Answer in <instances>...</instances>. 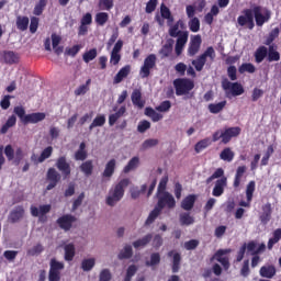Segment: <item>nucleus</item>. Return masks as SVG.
<instances>
[{
    "instance_id": "nucleus-1",
    "label": "nucleus",
    "mask_w": 281,
    "mask_h": 281,
    "mask_svg": "<svg viewBox=\"0 0 281 281\" xmlns=\"http://www.w3.org/2000/svg\"><path fill=\"white\" fill-rule=\"evenodd\" d=\"M243 14L244 15H239L237 18V23L240 27H245V25H247L248 30H254L256 25L258 27H262L265 23L269 22L271 19V11L266 10L265 14H262L261 5H255L252 9H245ZM254 19L256 23L254 22Z\"/></svg>"
},
{
    "instance_id": "nucleus-2",
    "label": "nucleus",
    "mask_w": 281,
    "mask_h": 281,
    "mask_svg": "<svg viewBox=\"0 0 281 281\" xmlns=\"http://www.w3.org/2000/svg\"><path fill=\"white\" fill-rule=\"evenodd\" d=\"M131 184V179L124 178L122 179L113 189L110 190L109 195L106 198V204L113 207L119 201H122L124 198V189L128 188Z\"/></svg>"
},
{
    "instance_id": "nucleus-3",
    "label": "nucleus",
    "mask_w": 281,
    "mask_h": 281,
    "mask_svg": "<svg viewBox=\"0 0 281 281\" xmlns=\"http://www.w3.org/2000/svg\"><path fill=\"white\" fill-rule=\"evenodd\" d=\"M207 58L211 63H214L216 59V50H214V47L209 46L203 54L196 57V59H193L191 61V65H193L195 71H203V67H205V64L207 63Z\"/></svg>"
},
{
    "instance_id": "nucleus-4",
    "label": "nucleus",
    "mask_w": 281,
    "mask_h": 281,
    "mask_svg": "<svg viewBox=\"0 0 281 281\" xmlns=\"http://www.w3.org/2000/svg\"><path fill=\"white\" fill-rule=\"evenodd\" d=\"M222 89L226 91V97L228 98H237L238 95H243L245 93V88L240 82H232L227 79L222 81Z\"/></svg>"
},
{
    "instance_id": "nucleus-5",
    "label": "nucleus",
    "mask_w": 281,
    "mask_h": 281,
    "mask_svg": "<svg viewBox=\"0 0 281 281\" xmlns=\"http://www.w3.org/2000/svg\"><path fill=\"white\" fill-rule=\"evenodd\" d=\"M173 86L176 89V95H186L194 89V81L188 78L176 79L173 81Z\"/></svg>"
},
{
    "instance_id": "nucleus-6",
    "label": "nucleus",
    "mask_w": 281,
    "mask_h": 281,
    "mask_svg": "<svg viewBox=\"0 0 281 281\" xmlns=\"http://www.w3.org/2000/svg\"><path fill=\"white\" fill-rule=\"evenodd\" d=\"M156 207L159 210H164V207H168V210H172L177 207V201L175 196L168 191H164L162 193H158V202Z\"/></svg>"
},
{
    "instance_id": "nucleus-7",
    "label": "nucleus",
    "mask_w": 281,
    "mask_h": 281,
    "mask_svg": "<svg viewBox=\"0 0 281 281\" xmlns=\"http://www.w3.org/2000/svg\"><path fill=\"white\" fill-rule=\"evenodd\" d=\"M65 269V263L56 260V258L49 261L48 281H59L61 278L60 271Z\"/></svg>"
},
{
    "instance_id": "nucleus-8",
    "label": "nucleus",
    "mask_w": 281,
    "mask_h": 281,
    "mask_svg": "<svg viewBox=\"0 0 281 281\" xmlns=\"http://www.w3.org/2000/svg\"><path fill=\"white\" fill-rule=\"evenodd\" d=\"M157 67V55L149 54L145 59L144 64L140 67L139 76L140 78H148L150 76V70Z\"/></svg>"
},
{
    "instance_id": "nucleus-9",
    "label": "nucleus",
    "mask_w": 281,
    "mask_h": 281,
    "mask_svg": "<svg viewBox=\"0 0 281 281\" xmlns=\"http://www.w3.org/2000/svg\"><path fill=\"white\" fill-rule=\"evenodd\" d=\"M60 179H63V176L56 170V168L50 167L48 168L46 172V181H48V184L46 187V190H54L58 183H60Z\"/></svg>"
},
{
    "instance_id": "nucleus-10",
    "label": "nucleus",
    "mask_w": 281,
    "mask_h": 281,
    "mask_svg": "<svg viewBox=\"0 0 281 281\" xmlns=\"http://www.w3.org/2000/svg\"><path fill=\"white\" fill-rule=\"evenodd\" d=\"M227 254H232V249H218L213 256V258L222 265L225 271H228L231 267L229 257H223L227 256Z\"/></svg>"
},
{
    "instance_id": "nucleus-11",
    "label": "nucleus",
    "mask_w": 281,
    "mask_h": 281,
    "mask_svg": "<svg viewBox=\"0 0 281 281\" xmlns=\"http://www.w3.org/2000/svg\"><path fill=\"white\" fill-rule=\"evenodd\" d=\"M55 166L59 170V172H61L64 179H67L71 176V165H69V162L67 161L66 156H60L59 158H57Z\"/></svg>"
},
{
    "instance_id": "nucleus-12",
    "label": "nucleus",
    "mask_w": 281,
    "mask_h": 281,
    "mask_svg": "<svg viewBox=\"0 0 281 281\" xmlns=\"http://www.w3.org/2000/svg\"><path fill=\"white\" fill-rule=\"evenodd\" d=\"M49 212H52V205L50 204L40 205V209L34 206V205L31 206L32 216L38 217L40 221H42V223H45L46 218H44V216L46 214H49Z\"/></svg>"
},
{
    "instance_id": "nucleus-13",
    "label": "nucleus",
    "mask_w": 281,
    "mask_h": 281,
    "mask_svg": "<svg viewBox=\"0 0 281 281\" xmlns=\"http://www.w3.org/2000/svg\"><path fill=\"white\" fill-rule=\"evenodd\" d=\"M179 30H186V22L183 20H178L177 23L170 26L169 29V36L171 38H179L183 36V34H188V31H179Z\"/></svg>"
},
{
    "instance_id": "nucleus-14",
    "label": "nucleus",
    "mask_w": 281,
    "mask_h": 281,
    "mask_svg": "<svg viewBox=\"0 0 281 281\" xmlns=\"http://www.w3.org/2000/svg\"><path fill=\"white\" fill-rule=\"evenodd\" d=\"M76 216L66 214L57 220V225H59L60 229H64V232H69V229L74 227V223H76Z\"/></svg>"
},
{
    "instance_id": "nucleus-15",
    "label": "nucleus",
    "mask_w": 281,
    "mask_h": 281,
    "mask_svg": "<svg viewBox=\"0 0 281 281\" xmlns=\"http://www.w3.org/2000/svg\"><path fill=\"white\" fill-rule=\"evenodd\" d=\"M240 132L241 130L239 126L226 127L222 130V144H229L233 137H238V135H240Z\"/></svg>"
},
{
    "instance_id": "nucleus-16",
    "label": "nucleus",
    "mask_w": 281,
    "mask_h": 281,
    "mask_svg": "<svg viewBox=\"0 0 281 281\" xmlns=\"http://www.w3.org/2000/svg\"><path fill=\"white\" fill-rule=\"evenodd\" d=\"M201 43H203L201 35H194L193 37H191L188 47V56H196V54H199L201 49Z\"/></svg>"
},
{
    "instance_id": "nucleus-17",
    "label": "nucleus",
    "mask_w": 281,
    "mask_h": 281,
    "mask_svg": "<svg viewBox=\"0 0 281 281\" xmlns=\"http://www.w3.org/2000/svg\"><path fill=\"white\" fill-rule=\"evenodd\" d=\"M254 192H256V181L251 180L246 187V199L247 202L241 201L239 205L241 207H249L251 201L254 200Z\"/></svg>"
},
{
    "instance_id": "nucleus-18",
    "label": "nucleus",
    "mask_w": 281,
    "mask_h": 281,
    "mask_svg": "<svg viewBox=\"0 0 281 281\" xmlns=\"http://www.w3.org/2000/svg\"><path fill=\"white\" fill-rule=\"evenodd\" d=\"M2 59L5 65H19L21 57L14 50H4Z\"/></svg>"
},
{
    "instance_id": "nucleus-19",
    "label": "nucleus",
    "mask_w": 281,
    "mask_h": 281,
    "mask_svg": "<svg viewBox=\"0 0 281 281\" xmlns=\"http://www.w3.org/2000/svg\"><path fill=\"white\" fill-rule=\"evenodd\" d=\"M225 188H227V177L217 179L212 191L213 196H223Z\"/></svg>"
},
{
    "instance_id": "nucleus-20",
    "label": "nucleus",
    "mask_w": 281,
    "mask_h": 281,
    "mask_svg": "<svg viewBox=\"0 0 281 281\" xmlns=\"http://www.w3.org/2000/svg\"><path fill=\"white\" fill-rule=\"evenodd\" d=\"M132 104L137 109H144L146 106V101L142 99V90L134 89L131 94Z\"/></svg>"
},
{
    "instance_id": "nucleus-21",
    "label": "nucleus",
    "mask_w": 281,
    "mask_h": 281,
    "mask_svg": "<svg viewBox=\"0 0 281 281\" xmlns=\"http://www.w3.org/2000/svg\"><path fill=\"white\" fill-rule=\"evenodd\" d=\"M168 258H172L171 271L172 273H179L181 269V254L171 250L168 252Z\"/></svg>"
},
{
    "instance_id": "nucleus-22",
    "label": "nucleus",
    "mask_w": 281,
    "mask_h": 281,
    "mask_svg": "<svg viewBox=\"0 0 281 281\" xmlns=\"http://www.w3.org/2000/svg\"><path fill=\"white\" fill-rule=\"evenodd\" d=\"M46 115L43 112H35L31 114H26L24 117V125L27 124H38V122H43L45 120Z\"/></svg>"
},
{
    "instance_id": "nucleus-23",
    "label": "nucleus",
    "mask_w": 281,
    "mask_h": 281,
    "mask_svg": "<svg viewBox=\"0 0 281 281\" xmlns=\"http://www.w3.org/2000/svg\"><path fill=\"white\" fill-rule=\"evenodd\" d=\"M116 166H117V160H115V158L110 159L105 165V168L102 172V177L104 179H111V177H113V175H115Z\"/></svg>"
},
{
    "instance_id": "nucleus-24",
    "label": "nucleus",
    "mask_w": 281,
    "mask_h": 281,
    "mask_svg": "<svg viewBox=\"0 0 281 281\" xmlns=\"http://www.w3.org/2000/svg\"><path fill=\"white\" fill-rule=\"evenodd\" d=\"M131 74V65H126L119 70V72L113 78V85H120L124 80V78H128Z\"/></svg>"
},
{
    "instance_id": "nucleus-25",
    "label": "nucleus",
    "mask_w": 281,
    "mask_h": 281,
    "mask_svg": "<svg viewBox=\"0 0 281 281\" xmlns=\"http://www.w3.org/2000/svg\"><path fill=\"white\" fill-rule=\"evenodd\" d=\"M188 36L189 35L187 33H183V35L177 38L175 46V52L177 56H181V54H183V47H186L188 43Z\"/></svg>"
},
{
    "instance_id": "nucleus-26",
    "label": "nucleus",
    "mask_w": 281,
    "mask_h": 281,
    "mask_svg": "<svg viewBox=\"0 0 281 281\" xmlns=\"http://www.w3.org/2000/svg\"><path fill=\"white\" fill-rule=\"evenodd\" d=\"M245 172H247V166H239L236 169L233 187L235 189L240 188V183L243 181V177H245Z\"/></svg>"
},
{
    "instance_id": "nucleus-27",
    "label": "nucleus",
    "mask_w": 281,
    "mask_h": 281,
    "mask_svg": "<svg viewBox=\"0 0 281 281\" xmlns=\"http://www.w3.org/2000/svg\"><path fill=\"white\" fill-rule=\"evenodd\" d=\"M87 157H89L87 143L82 142L80 143L78 150L75 153V161H86Z\"/></svg>"
},
{
    "instance_id": "nucleus-28",
    "label": "nucleus",
    "mask_w": 281,
    "mask_h": 281,
    "mask_svg": "<svg viewBox=\"0 0 281 281\" xmlns=\"http://www.w3.org/2000/svg\"><path fill=\"white\" fill-rule=\"evenodd\" d=\"M126 114V105H122L115 113L109 115V126H115L120 117Z\"/></svg>"
},
{
    "instance_id": "nucleus-29",
    "label": "nucleus",
    "mask_w": 281,
    "mask_h": 281,
    "mask_svg": "<svg viewBox=\"0 0 281 281\" xmlns=\"http://www.w3.org/2000/svg\"><path fill=\"white\" fill-rule=\"evenodd\" d=\"M24 215L25 209H23L21 205L15 206V209L10 213V221L11 223H19V221L23 218Z\"/></svg>"
},
{
    "instance_id": "nucleus-30",
    "label": "nucleus",
    "mask_w": 281,
    "mask_h": 281,
    "mask_svg": "<svg viewBox=\"0 0 281 281\" xmlns=\"http://www.w3.org/2000/svg\"><path fill=\"white\" fill-rule=\"evenodd\" d=\"M276 266L273 265L263 266L259 270L261 278H268V280H271L276 276Z\"/></svg>"
},
{
    "instance_id": "nucleus-31",
    "label": "nucleus",
    "mask_w": 281,
    "mask_h": 281,
    "mask_svg": "<svg viewBox=\"0 0 281 281\" xmlns=\"http://www.w3.org/2000/svg\"><path fill=\"white\" fill-rule=\"evenodd\" d=\"M64 259L66 262H71L76 258V246L74 244H68L64 247Z\"/></svg>"
},
{
    "instance_id": "nucleus-32",
    "label": "nucleus",
    "mask_w": 281,
    "mask_h": 281,
    "mask_svg": "<svg viewBox=\"0 0 281 281\" xmlns=\"http://www.w3.org/2000/svg\"><path fill=\"white\" fill-rule=\"evenodd\" d=\"M194 203H196V195L190 194L182 200L181 207H182V210L190 212V210H192V207H194Z\"/></svg>"
},
{
    "instance_id": "nucleus-33",
    "label": "nucleus",
    "mask_w": 281,
    "mask_h": 281,
    "mask_svg": "<svg viewBox=\"0 0 281 281\" xmlns=\"http://www.w3.org/2000/svg\"><path fill=\"white\" fill-rule=\"evenodd\" d=\"M80 171L85 177H91L93 175V160H86L79 166Z\"/></svg>"
},
{
    "instance_id": "nucleus-34",
    "label": "nucleus",
    "mask_w": 281,
    "mask_h": 281,
    "mask_svg": "<svg viewBox=\"0 0 281 281\" xmlns=\"http://www.w3.org/2000/svg\"><path fill=\"white\" fill-rule=\"evenodd\" d=\"M260 221L263 225H267L271 221V203H267L262 206V214L260 215Z\"/></svg>"
},
{
    "instance_id": "nucleus-35",
    "label": "nucleus",
    "mask_w": 281,
    "mask_h": 281,
    "mask_svg": "<svg viewBox=\"0 0 281 281\" xmlns=\"http://www.w3.org/2000/svg\"><path fill=\"white\" fill-rule=\"evenodd\" d=\"M150 240H153V234H147L144 237H142L140 239L133 241L132 245H133L134 249H139L140 247L142 248L146 247V245H148L150 243Z\"/></svg>"
},
{
    "instance_id": "nucleus-36",
    "label": "nucleus",
    "mask_w": 281,
    "mask_h": 281,
    "mask_svg": "<svg viewBox=\"0 0 281 281\" xmlns=\"http://www.w3.org/2000/svg\"><path fill=\"white\" fill-rule=\"evenodd\" d=\"M119 260H130L133 258V246L125 245L124 248L117 255Z\"/></svg>"
},
{
    "instance_id": "nucleus-37",
    "label": "nucleus",
    "mask_w": 281,
    "mask_h": 281,
    "mask_svg": "<svg viewBox=\"0 0 281 281\" xmlns=\"http://www.w3.org/2000/svg\"><path fill=\"white\" fill-rule=\"evenodd\" d=\"M281 240V228H277L272 233V237L268 240V249H273L274 245H278Z\"/></svg>"
},
{
    "instance_id": "nucleus-38",
    "label": "nucleus",
    "mask_w": 281,
    "mask_h": 281,
    "mask_svg": "<svg viewBox=\"0 0 281 281\" xmlns=\"http://www.w3.org/2000/svg\"><path fill=\"white\" fill-rule=\"evenodd\" d=\"M15 25L20 30V32H25V30H27V27L30 26V18L19 15L16 18Z\"/></svg>"
},
{
    "instance_id": "nucleus-39",
    "label": "nucleus",
    "mask_w": 281,
    "mask_h": 281,
    "mask_svg": "<svg viewBox=\"0 0 281 281\" xmlns=\"http://www.w3.org/2000/svg\"><path fill=\"white\" fill-rule=\"evenodd\" d=\"M161 214V209L158 206H155L154 210L149 213L147 220L145 221V226L148 227V225H153L157 218H159V215Z\"/></svg>"
},
{
    "instance_id": "nucleus-40",
    "label": "nucleus",
    "mask_w": 281,
    "mask_h": 281,
    "mask_svg": "<svg viewBox=\"0 0 281 281\" xmlns=\"http://www.w3.org/2000/svg\"><path fill=\"white\" fill-rule=\"evenodd\" d=\"M268 54H269V50L267 49L266 46H259L255 52L256 63H262V60L267 58Z\"/></svg>"
},
{
    "instance_id": "nucleus-41",
    "label": "nucleus",
    "mask_w": 281,
    "mask_h": 281,
    "mask_svg": "<svg viewBox=\"0 0 281 281\" xmlns=\"http://www.w3.org/2000/svg\"><path fill=\"white\" fill-rule=\"evenodd\" d=\"M236 154H234V151L232 150V148L226 147L224 148L221 154H220V159H222V161H227L228 164L234 161V157Z\"/></svg>"
},
{
    "instance_id": "nucleus-42",
    "label": "nucleus",
    "mask_w": 281,
    "mask_h": 281,
    "mask_svg": "<svg viewBox=\"0 0 281 281\" xmlns=\"http://www.w3.org/2000/svg\"><path fill=\"white\" fill-rule=\"evenodd\" d=\"M12 126H16V116L15 115H11L5 124L2 125V127L0 128V134L1 135H5V133H8V131H10V128H12Z\"/></svg>"
},
{
    "instance_id": "nucleus-43",
    "label": "nucleus",
    "mask_w": 281,
    "mask_h": 281,
    "mask_svg": "<svg viewBox=\"0 0 281 281\" xmlns=\"http://www.w3.org/2000/svg\"><path fill=\"white\" fill-rule=\"evenodd\" d=\"M145 115H147V117H150V120L153 122H159V121L164 120V114L158 113L153 108H146Z\"/></svg>"
},
{
    "instance_id": "nucleus-44",
    "label": "nucleus",
    "mask_w": 281,
    "mask_h": 281,
    "mask_svg": "<svg viewBox=\"0 0 281 281\" xmlns=\"http://www.w3.org/2000/svg\"><path fill=\"white\" fill-rule=\"evenodd\" d=\"M225 106H227V101H222L218 103H211L209 104V111L210 113H213L214 115L221 113V111H223V109H225Z\"/></svg>"
},
{
    "instance_id": "nucleus-45",
    "label": "nucleus",
    "mask_w": 281,
    "mask_h": 281,
    "mask_svg": "<svg viewBox=\"0 0 281 281\" xmlns=\"http://www.w3.org/2000/svg\"><path fill=\"white\" fill-rule=\"evenodd\" d=\"M138 166H139V157L134 156V157L127 162V165L124 167L123 172H124L125 175H128V172H131V170H135Z\"/></svg>"
},
{
    "instance_id": "nucleus-46",
    "label": "nucleus",
    "mask_w": 281,
    "mask_h": 281,
    "mask_svg": "<svg viewBox=\"0 0 281 281\" xmlns=\"http://www.w3.org/2000/svg\"><path fill=\"white\" fill-rule=\"evenodd\" d=\"M212 144V140L206 137V138H203L201 139L200 142H198L194 146V150L195 153H202V150H205V148H207L209 146H211Z\"/></svg>"
},
{
    "instance_id": "nucleus-47",
    "label": "nucleus",
    "mask_w": 281,
    "mask_h": 281,
    "mask_svg": "<svg viewBox=\"0 0 281 281\" xmlns=\"http://www.w3.org/2000/svg\"><path fill=\"white\" fill-rule=\"evenodd\" d=\"M94 21L97 25H100L101 27H103V25H106V23L109 22V13L106 12L97 13Z\"/></svg>"
},
{
    "instance_id": "nucleus-48",
    "label": "nucleus",
    "mask_w": 281,
    "mask_h": 281,
    "mask_svg": "<svg viewBox=\"0 0 281 281\" xmlns=\"http://www.w3.org/2000/svg\"><path fill=\"white\" fill-rule=\"evenodd\" d=\"M159 54L161 58H168L170 57V54H172V42H167L162 45V47L159 49Z\"/></svg>"
},
{
    "instance_id": "nucleus-49",
    "label": "nucleus",
    "mask_w": 281,
    "mask_h": 281,
    "mask_svg": "<svg viewBox=\"0 0 281 281\" xmlns=\"http://www.w3.org/2000/svg\"><path fill=\"white\" fill-rule=\"evenodd\" d=\"M239 74H256V66L251 63H244L238 68Z\"/></svg>"
},
{
    "instance_id": "nucleus-50",
    "label": "nucleus",
    "mask_w": 281,
    "mask_h": 281,
    "mask_svg": "<svg viewBox=\"0 0 281 281\" xmlns=\"http://www.w3.org/2000/svg\"><path fill=\"white\" fill-rule=\"evenodd\" d=\"M180 225H186V226H190V225H194V217L192 215H190V213H181L180 214Z\"/></svg>"
},
{
    "instance_id": "nucleus-51",
    "label": "nucleus",
    "mask_w": 281,
    "mask_h": 281,
    "mask_svg": "<svg viewBox=\"0 0 281 281\" xmlns=\"http://www.w3.org/2000/svg\"><path fill=\"white\" fill-rule=\"evenodd\" d=\"M268 60H269V63H278V60H280V53L278 50H276L273 45L269 46Z\"/></svg>"
},
{
    "instance_id": "nucleus-52",
    "label": "nucleus",
    "mask_w": 281,
    "mask_h": 281,
    "mask_svg": "<svg viewBox=\"0 0 281 281\" xmlns=\"http://www.w3.org/2000/svg\"><path fill=\"white\" fill-rule=\"evenodd\" d=\"M98 58V49L97 48H91L90 50L86 52L82 55V59L86 63H91V60H95Z\"/></svg>"
},
{
    "instance_id": "nucleus-53",
    "label": "nucleus",
    "mask_w": 281,
    "mask_h": 281,
    "mask_svg": "<svg viewBox=\"0 0 281 281\" xmlns=\"http://www.w3.org/2000/svg\"><path fill=\"white\" fill-rule=\"evenodd\" d=\"M47 7V0H40L33 10V14L35 16H41V14H43V10H45V8Z\"/></svg>"
},
{
    "instance_id": "nucleus-54",
    "label": "nucleus",
    "mask_w": 281,
    "mask_h": 281,
    "mask_svg": "<svg viewBox=\"0 0 281 281\" xmlns=\"http://www.w3.org/2000/svg\"><path fill=\"white\" fill-rule=\"evenodd\" d=\"M161 262V255L159 252H153L150 255V260L146 261L145 265L146 267H157Z\"/></svg>"
},
{
    "instance_id": "nucleus-55",
    "label": "nucleus",
    "mask_w": 281,
    "mask_h": 281,
    "mask_svg": "<svg viewBox=\"0 0 281 281\" xmlns=\"http://www.w3.org/2000/svg\"><path fill=\"white\" fill-rule=\"evenodd\" d=\"M95 267V258L83 259L81 261L82 271H91Z\"/></svg>"
},
{
    "instance_id": "nucleus-56",
    "label": "nucleus",
    "mask_w": 281,
    "mask_h": 281,
    "mask_svg": "<svg viewBox=\"0 0 281 281\" xmlns=\"http://www.w3.org/2000/svg\"><path fill=\"white\" fill-rule=\"evenodd\" d=\"M13 113L18 115L22 124H25V117H27V114H25V108L21 105L14 106Z\"/></svg>"
},
{
    "instance_id": "nucleus-57",
    "label": "nucleus",
    "mask_w": 281,
    "mask_h": 281,
    "mask_svg": "<svg viewBox=\"0 0 281 281\" xmlns=\"http://www.w3.org/2000/svg\"><path fill=\"white\" fill-rule=\"evenodd\" d=\"M189 29L191 32H199L201 30V21L199 18H191L189 21Z\"/></svg>"
},
{
    "instance_id": "nucleus-58",
    "label": "nucleus",
    "mask_w": 281,
    "mask_h": 281,
    "mask_svg": "<svg viewBox=\"0 0 281 281\" xmlns=\"http://www.w3.org/2000/svg\"><path fill=\"white\" fill-rule=\"evenodd\" d=\"M54 153V147L48 146L44 150H42L41 155L38 156V161H45L46 159H49Z\"/></svg>"
},
{
    "instance_id": "nucleus-59",
    "label": "nucleus",
    "mask_w": 281,
    "mask_h": 281,
    "mask_svg": "<svg viewBox=\"0 0 281 281\" xmlns=\"http://www.w3.org/2000/svg\"><path fill=\"white\" fill-rule=\"evenodd\" d=\"M159 144V139L157 138H148L142 144L143 150H148V148H155Z\"/></svg>"
},
{
    "instance_id": "nucleus-60",
    "label": "nucleus",
    "mask_w": 281,
    "mask_h": 281,
    "mask_svg": "<svg viewBox=\"0 0 281 281\" xmlns=\"http://www.w3.org/2000/svg\"><path fill=\"white\" fill-rule=\"evenodd\" d=\"M172 109V103L168 100L162 101L158 106H156V111H159V113H168Z\"/></svg>"
},
{
    "instance_id": "nucleus-61",
    "label": "nucleus",
    "mask_w": 281,
    "mask_h": 281,
    "mask_svg": "<svg viewBox=\"0 0 281 281\" xmlns=\"http://www.w3.org/2000/svg\"><path fill=\"white\" fill-rule=\"evenodd\" d=\"M89 85H91V79H88L85 85L79 86L75 90V95H85L89 91Z\"/></svg>"
},
{
    "instance_id": "nucleus-62",
    "label": "nucleus",
    "mask_w": 281,
    "mask_h": 281,
    "mask_svg": "<svg viewBox=\"0 0 281 281\" xmlns=\"http://www.w3.org/2000/svg\"><path fill=\"white\" fill-rule=\"evenodd\" d=\"M44 249L43 245L37 244L27 250V256H38L40 254H43Z\"/></svg>"
},
{
    "instance_id": "nucleus-63",
    "label": "nucleus",
    "mask_w": 281,
    "mask_h": 281,
    "mask_svg": "<svg viewBox=\"0 0 281 281\" xmlns=\"http://www.w3.org/2000/svg\"><path fill=\"white\" fill-rule=\"evenodd\" d=\"M113 0H99V8L101 10H113Z\"/></svg>"
},
{
    "instance_id": "nucleus-64",
    "label": "nucleus",
    "mask_w": 281,
    "mask_h": 281,
    "mask_svg": "<svg viewBox=\"0 0 281 281\" xmlns=\"http://www.w3.org/2000/svg\"><path fill=\"white\" fill-rule=\"evenodd\" d=\"M111 278H112L111 270L109 269L101 270L99 274V281H111Z\"/></svg>"
}]
</instances>
